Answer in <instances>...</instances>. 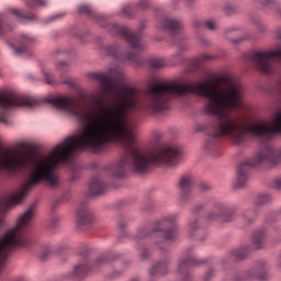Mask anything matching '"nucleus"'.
<instances>
[{
    "instance_id": "21",
    "label": "nucleus",
    "mask_w": 281,
    "mask_h": 281,
    "mask_svg": "<svg viewBox=\"0 0 281 281\" xmlns=\"http://www.w3.org/2000/svg\"><path fill=\"white\" fill-rule=\"evenodd\" d=\"M187 232L188 235L192 238L201 232V221L199 217H192L189 220L188 225H187Z\"/></svg>"
},
{
    "instance_id": "41",
    "label": "nucleus",
    "mask_w": 281,
    "mask_h": 281,
    "mask_svg": "<svg viewBox=\"0 0 281 281\" xmlns=\"http://www.w3.org/2000/svg\"><path fill=\"white\" fill-rule=\"evenodd\" d=\"M211 189H212V187L207 182H201L199 184V190L201 192H207V190H211Z\"/></svg>"
},
{
    "instance_id": "26",
    "label": "nucleus",
    "mask_w": 281,
    "mask_h": 281,
    "mask_svg": "<svg viewBox=\"0 0 281 281\" xmlns=\"http://www.w3.org/2000/svg\"><path fill=\"white\" fill-rule=\"evenodd\" d=\"M149 67L151 69H164L166 67V60L164 58L153 57L149 59Z\"/></svg>"
},
{
    "instance_id": "14",
    "label": "nucleus",
    "mask_w": 281,
    "mask_h": 281,
    "mask_svg": "<svg viewBox=\"0 0 281 281\" xmlns=\"http://www.w3.org/2000/svg\"><path fill=\"white\" fill-rule=\"evenodd\" d=\"M194 187V178L190 175L180 177L178 188L180 190V202L188 203L192 199V188Z\"/></svg>"
},
{
    "instance_id": "36",
    "label": "nucleus",
    "mask_w": 281,
    "mask_h": 281,
    "mask_svg": "<svg viewBox=\"0 0 281 281\" xmlns=\"http://www.w3.org/2000/svg\"><path fill=\"white\" fill-rule=\"evenodd\" d=\"M214 276H215V271L213 270V268H209L204 273L203 281H210L212 280V278H214Z\"/></svg>"
},
{
    "instance_id": "6",
    "label": "nucleus",
    "mask_w": 281,
    "mask_h": 281,
    "mask_svg": "<svg viewBox=\"0 0 281 281\" xmlns=\"http://www.w3.org/2000/svg\"><path fill=\"white\" fill-rule=\"evenodd\" d=\"M38 104V101L34 98L22 97L13 90H5L0 92V122L10 126V110L16 109V106H26L27 109H34Z\"/></svg>"
},
{
    "instance_id": "42",
    "label": "nucleus",
    "mask_w": 281,
    "mask_h": 281,
    "mask_svg": "<svg viewBox=\"0 0 281 281\" xmlns=\"http://www.w3.org/2000/svg\"><path fill=\"white\" fill-rule=\"evenodd\" d=\"M8 30L5 29V24H3V15L0 14V36H3Z\"/></svg>"
},
{
    "instance_id": "45",
    "label": "nucleus",
    "mask_w": 281,
    "mask_h": 281,
    "mask_svg": "<svg viewBox=\"0 0 281 281\" xmlns=\"http://www.w3.org/2000/svg\"><path fill=\"white\" fill-rule=\"evenodd\" d=\"M63 16H65V13H58L53 15L49 21H58V19H63Z\"/></svg>"
},
{
    "instance_id": "16",
    "label": "nucleus",
    "mask_w": 281,
    "mask_h": 281,
    "mask_svg": "<svg viewBox=\"0 0 281 281\" xmlns=\"http://www.w3.org/2000/svg\"><path fill=\"white\" fill-rule=\"evenodd\" d=\"M91 223H93V214H91V211L87 206L79 209L76 221L77 227H87V225H91Z\"/></svg>"
},
{
    "instance_id": "40",
    "label": "nucleus",
    "mask_w": 281,
    "mask_h": 281,
    "mask_svg": "<svg viewBox=\"0 0 281 281\" xmlns=\"http://www.w3.org/2000/svg\"><path fill=\"white\" fill-rule=\"evenodd\" d=\"M205 27H207V30H216V22L214 20H207L205 23H204Z\"/></svg>"
},
{
    "instance_id": "31",
    "label": "nucleus",
    "mask_w": 281,
    "mask_h": 281,
    "mask_svg": "<svg viewBox=\"0 0 281 281\" xmlns=\"http://www.w3.org/2000/svg\"><path fill=\"white\" fill-rule=\"evenodd\" d=\"M125 58L126 60H130V63H135L136 65H139V55L137 53H126Z\"/></svg>"
},
{
    "instance_id": "43",
    "label": "nucleus",
    "mask_w": 281,
    "mask_h": 281,
    "mask_svg": "<svg viewBox=\"0 0 281 281\" xmlns=\"http://www.w3.org/2000/svg\"><path fill=\"white\" fill-rule=\"evenodd\" d=\"M205 207V204L201 203V204H198L195 205L193 209H192V213L193 214H199V212H201V210H203Z\"/></svg>"
},
{
    "instance_id": "10",
    "label": "nucleus",
    "mask_w": 281,
    "mask_h": 281,
    "mask_svg": "<svg viewBox=\"0 0 281 281\" xmlns=\"http://www.w3.org/2000/svg\"><path fill=\"white\" fill-rule=\"evenodd\" d=\"M158 249L162 251V259L156 261L153 267L149 269V276L153 280H157V278H161L162 276H168L170 273V263L172 259L168 254V241L166 246L158 245Z\"/></svg>"
},
{
    "instance_id": "32",
    "label": "nucleus",
    "mask_w": 281,
    "mask_h": 281,
    "mask_svg": "<svg viewBox=\"0 0 281 281\" xmlns=\"http://www.w3.org/2000/svg\"><path fill=\"white\" fill-rule=\"evenodd\" d=\"M79 14H93V9L89 4H81L78 8Z\"/></svg>"
},
{
    "instance_id": "34",
    "label": "nucleus",
    "mask_w": 281,
    "mask_h": 281,
    "mask_svg": "<svg viewBox=\"0 0 281 281\" xmlns=\"http://www.w3.org/2000/svg\"><path fill=\"white\" fill-rule=\"evenodd\" d=\"M225 14L232 15L236 12V7L234 4L226 3L224 7Z\"/></svg>"
},
{
    "instance_id": "35",
    "label": "nucleus",
    "mask_w": 281,
    "mask_h": 281,
    "mask_svg": "<svg viewBox=\"0 0 281 281\" xmlns=\"http://www.w3.org/2000/svg\"><path fill=\"white\" fill-rule=\"evenodd\" d=\"M255 27H257L260 34H265V32H267V24L262 23L261 21H257L255 23Z\"/></svg>"
},
{
    "instance_id": "12",
    "label": "nucleus",
    "mask_w": 281,
    "mask_h": 281,
    "mask_svg": "<svg viewBox=\"0 0 281 281\" xmlns=\"http://www.w3.org/2000/svg\"><path fill=\"white\" fill-rule=\"evenodd\" d=\"M90 78L100 82L103 93L106 95H114V98H120V85L113 80V77L108 74L92 72L90 74Z\"/></svg>"
},
{
    "instance_id": "8",
    "label": "nucleus",
    "mask_w": 281,
    "mask_h": 281,
    "mask_svg": "<svg viewBox=\"0 0 281 281\" xmlns=\"http://www.w3.org/2000/svg\"><path fill=\"white\" fill-rule=\"evenodd\" d=\"M156 19L160 24V27L162 30H168L171 34L173 43L177 45L178 49H180V52L188 50L189 46L186 42L187 37L183 35V23L175 18H168L164 15V13H158Z\"/></svg>"
},
{
    "instance_id": "15",
    "label": "nucleus",
    "mask_w": 281,
    "mask_h": 281,
    "mask_svg": "<svg viewBox=\"0 0 281 281\" xmlns=\"http://www.w3.org/2000/svg\"><path fill=\"white\" fill-rule=\"evenodd\" d=\"M251 251V246H241L239 248L232 249L226 256L222 258V265H229L238 260H245Z\"/></svg>"
},
{
    "instance_id": "52",
    "label": "nucleus",
    "mask_w": 281,
    "mask_h": 281,
    "mask_svg": "<svg viewBox=\"0 0 281 281\" xmlns=\"http://www.w3.org/2000/svg\"><path fill=\"white\" fill-rule=\"evenodd\" d=\"M196 27H199V24H196Z\"/></svg>"
},
{
    "instance_id": "2",
    "label": "nucleus",
    "mask_w": 281,
    "mask_h": 281,
    "mask_svg": "<svg viewBox=\"0 0 281 281\" xmlns=\"http://www.w3.org/2000/svg\"><path fill=\"white\" fill-rule=\"evenodd\" d=\"M177 214L165 215L160 221L155 224V227L150 229V226L145 225L138 228L134 240L139 246L138 258L139 260H148L150 258V250L146 248V238H154L156 246L166 247L168 243H175L177 240Z\"/></svg>"
},
{
    "instance_id": "20",
    "label": "nucleus",
    "mask_w": 281,
    "mask_h": 281,
    "mask_svg": "<svg viewBox=\"0 0 281 281\" xmlns=\"http://www.w3.org/2000/svg\"><path fill=\"white\" fill-rule=\"evenodd\" d=\"M106 190V184L102 182L99 178H93L89 186V192L90 194L98 195L103 194V192Z\"/></svg>"
},
{
    "instance_id": "7",
    "label": "nucleus",
    "mask_w": 281,
    "mask_h": 281,
    "mask_svg": "<svg viewBox=\"0 0 281 281\" xmlns=\"http://www.w3.org/2000/svg\"><path fill=\"white\" fill-rule=\"evenodd\" d=\"M100 20L104 21V16L98 15V23H100L102 27H106L110 34H113L114 36H122V38H124L126 43L131 45L132 49H135L136 52H144V49H146V43H144V40L142 38V33H133L131 32V29L120 24L105 25L104 23L100 22Z\"/></svg>"
},
{
    "instance_id": "3",
    "label": "nucleus",
    "mask_w": 281,
    "mask_h": 281,
    "mask_svg": "<svg viewBox=\"0 0 281 281\" xmlns=\"http://www.w3.org/2000/svg\"><path fill=\"white\" fill-rule=\"evenodd\" d=\"M34 218V207L29 209L18 220L16 226L8 231L0 237V273L8 265V259L15 249H23L32 245V238L27 236L25 231L32 227V220Z\"/></svg>"
},
{
    "instance_id": "9",
    "label": "nucleus",
    "mask_w": 281,
    "mask_h": 281,
    "mask_svg": "<svg viewBox=\"0 0 281 281\" xmlns=\"http://www.w3.org/2000/svg\"><path fill=\"white\" fill-rule=\"evenodd\" d=\"M207 221H217L222 218L224 223H232L236 218V209L228 203L216 201L213 203V210L206 216Z\"/></svg>"
},
{
    "instance_id": "50",
    "label": "nucleus",
    "mask_w": 281,
    "mask_h": 281,
    "mask_svg": "<svg viewBox=\"0 0 281 281\" xmlns=\"http://www.w3.org/2000/svg\"><path fill=\"white\" fill-rule=\"evenodd\" d=\"M64 83L65 85H69L70 87L74 85V80H71V79H66V80H64Z\"/></svg>"
},
{
    "instance_id": "18",
    "label": "nucleus",
    "mask_w": 281,
    "mask_h": 281,
    "mask_svg": "<svg viewBox=\"0 0 281 281\" xmlns=\"http://www.w3.org/2000/svg\"><path fill=\"white\" fill-rule=\"evenodd\" d=\"M267 240V228H259L254 232L251 237V243L254 249H262L265 247Z\"/></svg>"
},
{
    "instance_id": "24",
    "label": "nucleus",
    "mask_w": 281,
    "mask_h": 281,
    "mask_svg": "<svg viewBox=\"0 0 281 281\" xmlns=\"http://www.w3.org/2000/svg\"><path fill=\"white\" fill-rule=\"evenodd\" d=\"M103 54L105 56H112L113 58H120V47H117L115 44L103 46L102 48Z\"/></svg>"
},
{
    "instance_id": "11",
    "label": "nucleus",
    "mask_w": 281,
    "mask_h": 281,
    "mask_svg": "<svg viewBox=\"0 0 281 281\" xmlns=\"http://www.w3.org/2000/svg\"><path fill=\"white\" fill-rule=\"evenodd\" d=\"M201 265H205V260L199 259L191 252H187L178 261L177 273L182 276L183 281H192V277L190 276V267H199Z\"/></svg>"
},
{
    "instance_id": "4",
    "label": "nucleus",
    "mask_w": 281,
    "mask_h": 281,
    "mask_svg": "<svg viewBox=\"0 0 281 281\" xmlns=\"http://www.w3.org/2000/svg\"><path fill=\"white\" fill-rule=\"evenodd\" d=\"M280 161L281 149H276L269 145L265 146L252 158L246 159L239 165L235 180V188H245V186L249 183L251 168H256V166H260L261 164L278 166Z\"/></svg>"
},
{
    "instance_id": "47",
    "label": "nucleus",
    "mask_w": 281,
    "mask_h": 281,
    "mask_svg": "<svg viewBox=\"0 0 281 281\" xmlns=\"http://www.w3.org/2000/svg\"><path fill=\"white\" fill-rule=\"evenodd\" d=\"M119 276H122V271H113V273L110 274V278H117Z\"/></svg>"
},
{
    "instance_id": "51",
    "label": "nucleus",
    "mask_w": 281,
    "mask_h": 281,
    "mask_svg": "<svg viewBox=\"0 0 281 281\" xmlns=\"http://www.w3.org/2000/svg\"><path fill=\"white\" fill-rule=\"evenodd\" d=\"M97 102H102V97H99V98L97 99Z\"/></svg>"
},
{
    "instance_id": "37",
    "label": "nucleus",
    "mask_w": 281,
    "mask_h": 281,
    "mask_svg": "<svg viewBox=\"0 0 281 281\" xmlns=\"http://www.w3.org/2000/svg\"><path fill=\"white\" fill-rule=\"evenodd\" d=\"M194 131L195 133H203V131H207V125L205 123H196Z\"/></svg>"
},
{
    "instance_id": "19",
    "label": "nucleus",
    "mask_w": 281,
    "mask_h": 281,
    "mask_svg": "<svg viewBox=\"0 0 281 281\" xmlns=\"http://www.w3.org/2000/svg\"><path fill=\"white\" fill-rule=\"evenodd\" d=\"M36 38L32 37L30 34H22L21 35V41L19 46L14 47L11 46L14 54L21 55V54H30V49L27 48V45L25 43H34Z\"/></svg>"
},
{
    "instance_id": "48",
    "label": "nucleus",
    "mask_w": 281,
    "mask_h": 281,
    "mask_svg": "<svg viewBox=\"0 0 281 281\" xmlns=\"http://www.w3.org/2000/svg\"><path fill=\"white\" fill-rule=\"evenodd\" d=\"M65 65H67V63H65V61H59L56 64L57 69H63V67H65Z\"/></svg>"
},
{
    "instance_id": "33",
    "label": "nucleus",
    "mask_w": 281,
    "mask_h": 281,
    "mask_svg": "<svg viewBox=\"0 0 281 281\" xmlns=\"http://www.w3.org/2000/svg\"><path fill=\"white\" fill-rule=\"evenodd\" d=\"M52 247H45L42 250V254L40 255L41 260H47L49 256H52Z\"/></svg>"
},
{
    "instance_id": "38",
    "label": "nucleus",
    "mask_w": 281,
    "mask_h": 281,
    "mask_svg": "<svg viewBox=\"0 0 281 281\" xmlns=\"http://www.w3.org/2000/svg\"><path fill=\"white\" fill-rule=\"evenodd\" d=\"M272 188L281 192V176L274 178V180L272 181Z\"/></svg>"
},
{
    "instance_id": "28",
    "label": "nucleus",
    "mask_w": 281,
    "mask_h": 281,
    "mask_svg": "<svg viewBox=\"0 0 281 281\" xmlns=\"http://www.w3.org/2000/svg\"><path fill=\"white\" fill-rule=\"evenodd\" d=\"M27 8L34 9L36 5H41L42 8L47 5V0H29L26 2Z\"/></svg>"
},
{
    "instance_id": "44",
    "label": "nucleus",
    "mask_w": 281,
    "mask_h": 281,
    "mask_svg": "<svg viewBox=\"0 0 281 281\" xmlns=\"http://www.w3.org/2000/svg\"><path fill=\"white\" fill-rule=\"evenodd\" d=\"M199 41H200V45H202V47H207V46H210V41H209L207 38H205V37H200Z\"/></svg>"
},
{
    "instance_id": "39",
    "label": "nucleus",
    "mask_w": 281,
    "mask_h": 281,
    "mask_svg": "<svg viewBox=\"0 0 281 281\" xmlns=\"http://www.w3.org/2000/svg\"><path fill=\"white\" fill-rule=\"evenodd\" d=\"M276 221H278V218L276 217V213H270L266 217L265 223H266V225H271V223H276Z\"/></svg>"
},
{
    "instance_id": "49",
    "label": "nucleus",
    "mask_w": 281,
    "mask_h": 281,
    "mask_svg": "<svg viewBox=\"0 0 281 281\" xmlns=\"http://www.w3.org/2000/svg\"><path fill=\"white\" fill-rule=\"evenodd\" d=\"M59 221H60V217L55 216V217H53L52 223H53V225L55 226L56 223H58Z\"/></svg>"
},
{
    "instance_id": "23",
    "label": "nucleus",
    "mask_w": 281,
    "mask_h": 281,
    "mask_svg": "<svg viewBox=\"0 0 281 281\" xmlns=\"http://www.w3.org/2000/svg\"><path fill=\"white\" fill-rule=\"evenodd\" d=\"M257 216H258V210L248 209L241 215V222L244 223V225H251V223L256 221Z\"/></svg>"
},
{
    "instance_id": "46",
    "label": "nucleus",
    "mask_w": 281,
    "mask_h": 281,
    "mask_svg": "<svg viewBox=\"0 0 281 281\" xmlns=\"http://www.w3.org/2000/svg\"><path fill=\"white\" fill-rule=\"evenodd\" d=\"M274 34L277 36V38H279V41H281V26H279L276 31Z\"/></svg>"
},
{
    "instance_id": "17",
    "label": "nucleus",
    "mask_w": 281,
    "mask_h": 281,
    "mask_svg": "<svg viewBox=\"0 0 281 281\" xmlns=\"http://www.w3.org/2000/svg\"><path fill=\"white\" fill-rule=\"evenodd\" d=\"M149 5L150 3L148 2V0H140L137 5L135 4L124 5L121 9V12L124 16H127L128 19H131V16H133V14L137 12V10H146V8H148Z\"/></svg>"
},
{
    "instance_id": "25",
    "label": "nucleus",
    "mask_w": 281,
    "mask_h": 281,
    "mask_svg": "<svg viewBox=\"0 0 281 281\" xmlns=\"http://www.w3.org/2000/svg\"><path fill=\"white\" fill-rule=\"evenodd\" d=\"M11 14H14V16H18L19 19H26L27 21H34V19H36L34 13L26 14L25 11L19 9H12Z\"/></svg>"
},
{
    "instance_id": "30",
    "label": "nucleus",
    "mask_w": 281,
    "mask_h": 281,
    "mask_svg": "<svg viewBox=\"0 0 281 281\" xmlns=\"http://www.w3.org/2000/svg\"><path fill=\"white\" fill-rule=\"evenodd\" d=\"M46 85H56V77L47 70L43 71Z\"/></svg>"
},
{
    "instance_id": "1",
    "label": "nucleus",
    "mask_w": 281,
    "mask_h": 281,
    "mask_svg": "<svg viewBox=\"0 0 281 281\" xmlns=\"http://www.w3.org/2000/svg\"><path fill=\"white\" fill-rule=\"evenodd\" d=\"M76 150H85V127H82L79 135L68 136L58 143L50 154L42 158L34 151H19L12 148L1 151L0 168L8 170V172H24L30 178L15 193L0 198V232L5 228L3 214L12 205H19L27 196L30 190L36 188L42 181H45L52 188H58L60 180L58 173H56V167L60 164H69V159Z\"/></svg>"
},
{
    "instance_id": "13",
    "label": "nucleus",
    "mask_w": 281,
    "mask_h": 281,
    "mask_svg": "<svg viewBox=\"0 0 281 281\" xmlns=\"http://www.w3.org/2000/svg\"><path fill=\"white\" fill-rule=\"evenodd\" d=\"M269 278V263L266 260H260L256 266L249 269L240 279L241 280H267Z\"/></svg>"
},
{
    "instance_id": "5",
    "label": "nucleus",
    "mask_w": 281,
    "mask_h": 281,
    "mask_svg": "<svg viewBox=\"0 0 281 281\" xmlns=\"http://www.w3.org/2000/svg\"><path fill=\"white\" fill-rule=\"evenodd\" d=\"M117 258H120V254L103 255L91 262L89 261V258H83L74 267L72 271L64 274V280L80 281L87 273H89V271L92 273L106 271V269H111V265H113V261L117 260Z\"/></svg>"
},
{
    "instance_id": "27",
    "label": "nucleus",
    "mask_w": 281,
    "mask_h": 281,
    "mask_svg": "<svg viewBox=\"0 0 281 281\" xmlns=\"http://www.w3.org/2000/svg\"><path fill=\"white\" fill-rule=\"evenodd\" d=\"M214 56L207 55V54H202L199 55L195 59L194 63L196 65V67H199V65H203V63L207 61V60H214Z\"/></svg>"
},
{
    "instance_id": "29",
    "label": "nucleus",
    "mask_w": 281,
    "mask_h": 281,
    "mask_svg": "<svg viewBox=\"0 0 281 281\" xmlns=\"http://www.w3.org/2000/svg\"><path fill=\"white\" fill-rule=\"evenodd\" d=\"M116 225L119 229H124L128 225V217L126 215H121L116 220Z\"/></svg>"
},
{
    "instance_id": "22",
    "label": "nucleus",
    "mask_w": 281,
    "mask_h": 281,
    "mask_svg": "<svg viewBox=\"0 0 281 281\" xmlns=\"http://www.w3.org/2000/svg\"><path fill=\"white\" fill-rule=\"evenodd\" d=\"M273 202V195L271 193H259L255 199V205L262 206V205H269V203Z\"/></svg>"
}]
</instances>
